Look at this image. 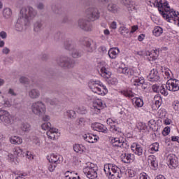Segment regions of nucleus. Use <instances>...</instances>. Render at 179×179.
Wrapping results in <instances>:
<instances>
[{
  "label": "nucleus",
  "mask_w": 179,
  "mask_h": 179,
  "mask_svg": "<svg viewBox=\"0 0 179 179\" xmlns=\"http://www.w3.org/2000/svg\"><path fill=\"white\" fill-rule=\"evenodd\" d=\"M37 16V10L31 6L22 8L20 13V17L16 24V27H19V31L23 29V26H26L29 20L34 19Z\"/></svg>",
  "instance_id": "1"
},
{
  "label": "nucleus",
  "mask_w": 179,
  "mask_h": 179,
  "mask_svg": "<svg viewBox=\"0 0 179 179\" xmlns=\"http://www.w3.org/2000/svg\"><path fill=\"white\" fill-rule=\"evenodd\" d=\"M156 6L158 8L159 12H162V8H164L166 13H164V17H166V20L169 23H174L176 24L177 23V25L179 27V13L178 12H176L173 10H170V6H169V3L167 1L162 3V2H157Z\"/></svg>",
  "instance_id": "2"
},
{
  "label": "nucleus",
  "mask_w": 179,
  "mask_h": 179,
  "mask_svg": "<svg viewBox=\"0 0 179 179\" xmlns=\"http://www.w3.org/2000/svg\"><path fill=\"white\" fill-rule=\"evenodd\" d=\"M89 87L94 93H96V94H107L108 93L107 87L99 80H91L89 82Z\"/></svg>",
  "instance_id": "3"
},
{
  "label": "nucleus",
  "mask_w": 179,
  "mask_h": 179,
  "mask_svg": "<svg viewBox=\"0 0 179 179\" xmlns=\"http://www.w3.org/2000/svg\"><path fill=\"white\" fill-rule=\"evenodd\" d=\"M106 174L109 176L110 179H120L121 178V170L116 165L106 164L104 166L103 169Z\"/></svg>",
  "instance_id": "4"
},
{
  "label": "nucleus",
  "mask_w": 179,
  "mask_h": 179,
  "mask_svg": "<svg viewBox=\"0 0 179 179\" xmlns=\"http://www.w3.org/2000/svg\"><path fill=\"white\" fill-rule=\"evenodd\" d=\"M31 110L34 115L41 117L43 114H45L47 108L43 101H37L31 104Z\"/></svg>",
  "instance_id": "5"
},
{
  "label": "nucleus",
  "mask_w": 179,
  "mask_h": 179,
  "mask_svg": "<svg viewBox=\"0 0 179 179\" xmlns=\"http://www.w3.org/2000/svg\"><path fill=\"white\" fill-rule=\"evenodd\" d=\"M56 62L59 66L64 68V69H71L75 66V61H73L71 57L62 56L57 59Z\"/></svg>",
  "instance_id": "6"
},
{
  "label": "nucleus",
  "mask_w": 179,
  "mask_h": 179,
  "mask_svg": "<svg viewBox=\"0 0 179 179\" xmlns=\"http://www.w3.org/2000/svg\"><path fill=\"white\" fill-rule=\"evenodd\" d=\"M80 42L82 45L85 47L87 52H93V51L97 48L96 42L89 40L87 38H82Z\"/></svg>",
  "instance_id": "7"
},
{
  "label": "nucleus",
  "mask_w": 179,
  "mask_h": 179,
  "mask_svg": "<svg viewBox=\"0 0 179 179\" xmlns=\"http://www.w3.org/2000/svg\"><path fill=\"white\" fill-rule=\"evenodd\" d=\"M83 173L89 179H96L97 177V167L94 165H90L83 169Z\"/></svg>",
  "instance_id": "8"
},
{
  "label": "nucleus",
  "mask_w": 179,
  "mask_h": 179,
  "mask_svg": "<svg viewBox=\"0 0 179 179\" xmlns=\"http://www.w3.org/2000/svg\"><path fill=\"white\" fill-rule=\"evenodd\" d=\"M87 17L89 20L92 22H94V20H97L99 17H100V12L96 8H89L86 10Z\"/></svg>",
  "instance_id": "9"
},
{
  "label": "nucleus",
  "mask_w": 179,
  "mask_h": 179,
  "mask_svg": "<svg viewBox=\"0 0 179 179\" xmlns=\"http://www.w3.org/2000/svg\"><path fill=\"white\" fill-rule=\"evenodd\" d=\"M12 116L7 110L0 108V121L4 123V125L8 126L12 124Z\"/></svg>",
  "instance_id": "10"
},
{
  "label": "nucleus",
  "mask_w": 179,
  "mask_h": 179,
  "mask_svg": "<svg viewBox=\"0 0 179 179\" xmlns=\"http://www.w3.org/2000/svg\"><path fill=\"white\" fill-rule=\"evenodd\" d=\"M166 88L169 92H178L179 90V80L176 79H169L166 84Z\"/></svg>",
  "instance_id": "11"
},
{
  "label": "nucleus",
  "mask_w": 179,
  "mask_h": 179,
  "mask_svg": "<svg viewBox=\"0 0 179 179\" xmlns=\"http://www.w3.org/2000/svg\"><path fill=\"white\" fill-rule=\"evenodd\" d=\"M78 24L80 27V29H82L84 31H92V30H93V25H92V23L85 19L78 20Z\"/></svg>",
  "instance_id": "12"
},
{
  "label": "nucleus",
  "mask_w": 179,
  "mask_h": 179,
  "mask_svg": "<svg viewBox=\"0 0 179 179\" xmlns=\"http://www.w3.org/2000/svg\"><path fill=\"white\" fill-rule=\"evenodd\" d=\"M169 166L170 169H177L178 167V158L176 155L170 154L167 157Z\"/></svg>",
  "instance_id": "13"
},
{
  "label": "nucleus",
  "mask_w": 179,
  "mask_h": 179,
  "mask_svg": "<svg viewBox=\"0 0 179 179\" xmlns=\"http://www.w3.org/2000/svg\"><path fill=\"white\" fill-rule=\"evenodd\" d=\"M147 78L150 82H159L160 80V76L156 69L151 70Z\"/></svg>",
  "instance_id": "14"
},
{
  "label": "nucleus",
  "mask_w": 179,
  "mask_h": 179,
  "mask_svg": "<svg viewBox=\"0 0 179 179\" xmlns=\"http://www.w3.org/2000/svg\"><path fill=\"white\" fill-rule=\"evenodd\" d=\"M103 108L104 107L103 106V101H101V99H97L93 102L92 109L95 111L96 114H99L100 110H103Z\"/></svg>",
  "instance_id": "15"
},
{
  "label": "nucleus",
  "mask_w": 179,
  "mask_h": 179,
  "mask_svg": "<svg viewBox=\"0 0 179 179\" xmlns=\"http://www.w3.org/2000/svg\"><path fill=\"white\" fill-rule=\"evenodd\" d=\"M28 96L31 100H37L41 96L40 90L36 88L31 89L28 91Z\"/></svg>",
  "instance_id": "16"
},
{
  "label": "nucleus",
  "mask_w": 179,
  "mask_h": 179,
  "mask_svg": "<svg viewBox=\"0 0 179 179\" xmlns=\"http://www.w3.org/2000/svg\"><path fill=\"white\" fill-rule=\"evenodd\" d=\"M131 149L137 156H142V155H143V148L141 145L136 143H133L131 146Z\"/></svg>",
  "instance_id": "17"
},
{
  "label": "nucleus",
  "mask_w": 179,
  "mask_h": 179,
  "mask_svg": "<svg viewBox=\"0 0 179 179\" xmlns=\"http://www.w3.org/2000/svg\"><path fill=\"white\" fill-rule=\"evenodd\" d=\"M48 160L50 163L59 164L61 162H62V157L58 154H52L50 155V158L48 157Z\"/></svg>",
  "instance_id": "18"
},
{
  "label": "nucleus",
  "mask_w": 179,
  "mask_h": 179,
  "mask_svg": "<svg viewBox=\"0 0 179 179\" xmlns=\"http://www.w3.org/2000/svg\"><path fill=\"white\" fill-rule=\"evenodd\" d=\"M92 127L94 131H97L98 132H102L103 134H107V127L102 124L101 123H95L92 124Z\"/></svg>",
  "instance_id": "19"
},
{
  "label": "nucleus",
  "mask_w": 179,
  "mask_h": 179,
  "mask_svg": "<svg viewBox=\"0 0 179 179\" xmlns=\"http://www.w3.org/2000/svg\"><path fill=\"white\" fill-rule=\"evenodd\" d=\"M161 71L164 79H173V73L169 68L161 66Z\"/></svg>",
  "instance_id": "20"
},
{
  "label": "nucleus",
  "mask_w": 179,
  "mask_h": 179,
  "mask_svg": "<svg viewBox=\"0 0 179 179\" xmlns=\"http://www.w3.org/2000/svg\"><path fill=\"white\" fill-rule=\"evenodd\" d=\"M108 12L110 13H118L120 12V7L114 3H109L106 7Z\"/></svg>",
  "instance_id": "21"
},
{
  "label": "nucleus",
  "mask_w": 179,
  "mask_h": 179,
  "mask_svg": "<svg viewBox=\"0 0 179 179\" xmlns=\"http://www.w3.org/2000/svg\"><path fill=\"white\" fill-rule=\"evenodd\" d=\"M135 157V155H134V154H127L124 153V155H122L121 156V159H122V162H123V163H131V162H134V159Z\"/></svg>",
  "instance_id": "22"
},
{
  "label": "nucleus",
  "mask_w": 179,
  "mask_h": 179,
  "mask_svg": "<svg viewBox=\"0 0 179 179\" xmlns=\"http://www.w3.org/2000/svg\"><path fill=\"white\" fill-rule=\"evenodd\" d=\"M118 54H120V49L118 48H111L108 52L109 58L111 59H115Z\"/></svg>",
  "instance_id": "23"
},
{
  "label": "nucleus",
  "mask_w": 179,
  "mask_h": 179,
  "mask_svg": "<svg viewBox=\"0 0 179 179\" xmlns=\"http://www.w3.org/2000/svg\"><path fill=\"white\" fill-rule=\"evenodd\" d=\"M83 138L89 143H96V142H97V139L99 138V137H96L93 134H85Z\"/></svg>",
  "instance_id": "24"
},
{
  "label": "nucleus",
  "mask_w": 179,
  "mask_h": 179,
  "mask_svg": "<svg viewBox=\"0 0 179 179\" xmlns=\"http://www.w3.org/2000/svg\"><path fill=\"white\" fill-rule=\"evenodd\" d=\"M120 73H124V75H129V76H134V71L132 69H128V67H120L118 69Z\"/></svg>",
  "instance_id": "25"
},
{
  "label": "nucleus",
  "mask_w": 179,
  "mask_h": 179,
  "mask_svg": "<svg viewBox=\"0 0 179 179\" xmlns=\"http://www.w3.org/2000/svg\"><path fill=\"white\" fill-rule=\"evenodd\" d=\"M10 142L13 145H22L23 139L17 136H14L10 138Z\"/></svg>",
  "instance_id": "26"
},
{
  "label": "nucleus",
  "mask_w": 179,
  "mask_h": 179,
  "mask_svg": "<svg viewBox=\"0 0 179 179\" xmlns=\"http://www.w3.org/2000/svg\"><path fill=\"white\" fill-rule=\"evenodd\" d=\"M119 31L121 36H123V37H125L126 38H128V37H129L130 31L126 27L121 26L119 28Z\"/></svg>",
  "instance_id": "27"
},
{
  "label": "nucleus",
  "mask_w": 179,
  "mask_h": 179,
  "mask_svg": "<svg viewBox=\"0 0 179 179\" xmlns=\"http://www.w3.org/2000/svg\"><path fill=\"white\" fill-rule=\"evenodd\" d=\"M13 153L15 157H24V152L19 147L13 148Z\"/></svg>",
  "instance_id": "28"
},
{
  "label": "nucleus",
  "mask_w": 179,
  "mask_h": 179,
  "mask_svg": "<svg viewBox=\"0 0 179 179\" xmlns=\"http://www.w3.org/2000/svg\"><path fill=\"white\" fill-rule=\"evenodd\" d=\"M101 76L105 79H110L111 78V72H110L106 67L101 69Z\"/></svg>",
  "instance_id": "29"
},
{
  "label": "nucleus",
  "mask_w": 179,
  "mask_h": 179,
  "mask_svg": "<svg viewBox=\"0 0 179 179\" xmlns=\"http://www.w3.org/2000/svg\"><path fill=\"white\" fill-rule=\"evenodd\" d=\"M148 163L150 164L152 167L156 169L157 167V162L156 161V157L155 155H150L148 158Z\"/></svg>",
  "instance_id": "30"
},
{
  "label": "nucleus",
  "mask_w": 179,
  "mask_h": 179,
  "mask_svg": "<svg viewBox=\"0 0 179 179\" xmlns=\"http://www.w3.org/2000/svg\"><path fill=\"white\" fill-rule=\"evenodd\" d=\"M132 103L134 107L141 108L143 107V99L141 98H134L132 99Z\"/></svg>",
  "instance_id": "31"
},
{
  "label": "nucleus",
  "mask_w": 179,
  "mask_h": 179,
  "mask_svg": "<svg viewBox=\"0 0 179 179\" xmlns=\"http://www.w3.org/2000/svg\"><path fill=\"white\" fill-rule=\"evenodd\" d=\"M76 47V45L72 41H67L64 43V48L68 51H72Z\"/></svg>",
  "instance_id": "32"
},
{
  "label": "nucleus",
  "mask_w": 179,
  "mask_h": 179,
  "mask_svg": "<svg viewBox=\"0 0 179 179\" xmlns=\"http://www.w3.org/2000/svg\"><path fill=\"white\" fill-rule=\"evenodd\" d=\"M73 150L76 153L82 154L83 153V152H85V150H86V148H85V146H83V145L75 144L73 145Z\"/></svg>",
  "instance_id": "33"
},
{
  "label": "nucleus",
  "mask_w": 179,
  "mask_h": 179,
  "mask_svg": "<svg viewBox=\"0 0 179 179\" xmlns=\"http://www.w3.org/2000/svg\"><path fill=\"white\" fill-rule=\"evenodd\" d=\"M55 134H58V129H50L47 131V136L49 139H55Z\"/></svg>",
  "instance_id": "34"
},
{
  "label": "nucleus",
  "mask_w": 179,
  "mask_h": 179,
  "mask_svg": "<svg viewBox=\"0 0 179 179\" xmlns=\"http://www.w3.org/2000/svg\"><path fill=\"white\" fill-rule=\"evenodd\" d=\"M122 143V139L120 138H113L111 140L112 145L114 146V148H120L121 143Z\"/></svg>",
  "instance_id": "35"
},
{
  "label": "nucleus",
  "mask_w": 179,
  "mask_h": 179,
  "mask_svg": "<svg viewBox=\"0 0 179 179\" xmlns=\"http://www.w3.org/2000/svg\"><path fill=\"white\" fill-rule=\"evenodd\" d=\"M20 129H21L22 132H30V131H31V125L28 123H24L20 126Z\"/></svg>",
  "instance_id": "36"
},
{
  "label": "nucleus",
  "mask_w": 179,
  "mask_h": 179,
  "mask_svg": "<svg viewBox=\"0 0 179 179\" xmlns=\"http://www.w3.org/2000/svg\"><path fill=\"white\" fill-rule=\"evenodd\" d=\"M152 33L156 37H159V36L163 34V28L160 27H155L152 31Z\"/></svg>",
  "instance_id": "37"
},
{
  "label": "nucleus",
  "mask_w": 179,
  "mask_h": 179,
  "mask_svg": "<svg viewBox=\"0 0 179 179\" xmlns=\"http://www.w3.org/2000/svg\"><path fill=\"white\" fill-rule=\"evenodd\" d=\"M3 16L6 19H9L12 16V10L9 8H4L3 10Z\"/></svg>",
  "instance_id": "38"
},
{
  "label": "nucleus",
  "mask_w": 179,
  "mask_h": 179,
  "mask_svg": "<svg viewBox=\"0 0 179 179\" xmlns=\"http://www.w3.org/2000/svg\"><path fill=\"white\" fill-rule=\"evenodd\" d=\"M42 29H43V24L41 23V22H36L34 23V31H36V33H38L39 31H41Z\"/></svg>",
  "instance_id": "39"
},
{
  "label": "nucleus",
  "mask_w": 179,
  "mask_h": 179,
  "mask_svg": "<svg viewBox=\"0 0 179 179\" xmlns=\"http://www.w3.org/2000/svg\"><path fill=\"white\" fill-rule=\"evenodd\" d=\"M71 56L73 58H80V57H82V52L74 48L73 50H71Z\"/></svg>",
  "instance_id": "40"
},
{
  "label": "nucleus",
  "mask_w": 179,
  "mask_h": 179,
  "mask_svg": "<svg viewBox=\"0 0 179 179\" xmlns=\"http://www.w3.org/2000/svg\"><path fill=\"white\" fill-rule=\"evenodd\" d=\"M110 132L113 134H121V129L115 126V124H111L109 128Z\"/></svg>",
  "instance_id": "41"
},
{
  "label": "nucleus",
  "mask_w": 179,
  "mask_h": 179,
  "mask_svg": "<svg viewBox=\"0 0 179 179\" xmlns=\"http://www.w3.org/2000/svg\"><path fill=\"white\" fill-rule=\"evenodd\" d=\"M134 86H141L145 83V80L143 78H136L134 80Z\"/></svg>",
  "instance_id": "42"
},
{
  "label": "nucleus",
  "mask_w": 179,
  "mask_h": 179,
  "mask_svg": "<svg viewBox=\"0 0 179 179\" xmlns=\"http://www.w3.org/2000/svg\"><path fill=\"white\" fill-rule=\"evenodd\" d=\"M41 128L43 131H50V129H54V127H51L50 122H46L41 124Z\"/></svg>",
  "instance_id": "43"
},
{
  "label": "nucleus",
  "mask_w": 179,
  "mask_h": 179,
  "mask_svg": "<svg viewBox=\"0 0 179 179\" xmlns=\"http://www.w3.org/2000/svg\"><path fill=\"white\" fill-rule=\"evenodd\" d=\"M120 148L122 150L126 151L127 149H129V145H128V142L125 140H122V143L120 144Z\"/></svg>",
  "instance_id": "44"
},
{
  "label": "nucleus",
  "mask_w": 179,
  "mask_h": 179,
  "mask_svg": "<svg viewBox=\"0 0 179 179\" xmlns=\"http://www.w3.org/2000/svg\"><path fill=\"white\" fill-rule=\"evenodd\" d=\"M67 117L69 118H76V112L73 110H69L66 112Z\"/></svg>",
  "instance_id": "45"
},
{
  "label": "nucleus",
  "mask_w": 179,
  "mask_h": 179,
  "mask_svg": "<svg viewBox=\"0 0 179 179\" xmlns=\"http://www.w3.org/2000/svg\"><path fill=\"white\" fill-rule=\"evenodd\" d=\"M124 96L126 97H129V99H132V97H135V93H134L132 91H124L123 92Z\"/></svg>",
  "instance_id": "46"
},
{
  "label": "nucleus",
  "mask_w": 179,
  "mask_h": 179,
  "mask_svg": "<svg viewBox=\"0 0 179 179\" xmlns=\"http://www.w3.org/2000/svg\"><path fill=\"white\" fill-rule=\"evenodd\" d=\"M75 174V173L73 172H71L69 171H67L65 173V178L66 179H75L76 178V177H74L73 175Z\"/></svg>",
  "instance_id": "47"
},
{
  "label": "nucleus",
  "mask_w": 179,
  "mask_h": 179,
  "mask_svg": "<svg viewBox=\"0 0 179 179\" xmlns=\"http://www.w3.org/2000/svg\"><path fill=\"white\" fill-rule=\"evenodd\" d=\"M52 9L56 15H61V13H62V9L57 6H53Z\"/></svg>",
  "instance_id": "48"
},
{
  "label": "nucleus",
  "mask_w": 179,
  "mask_h": 179,
  "mask_svg": "<svg viewBox=\"0 0 179 179\" xmlns=\"http://www.w3.org/2000/svg\"><path fill=\"white\" fill-rule=\"evenodd\" d=\"M150 150H154V152H159V144L158 143H154L150 145Z\"/></svg>",
  "instance_id": "49"
},
{
  "label": "nucleus",
  "mask_w": 179,
  "mask_h": 179,
  "mask_svg": "<svg viewBox=\"0 0 179 179\" xmlns=\"http://www.w3.org/2000/svg\"><path fill=\"white\" fill-rule=\"evenodd\" d=\"M29 82H30L29 78L24 76L20 77V83H23L24 85H29Z\"/></svg>",
  "instance_id": "50"
},
{
  "label": "nucleus",
  "mask_w": 179,
  "mask_h": 179,
  "mask_svg": "<svg viewBox=\"0 0 179 179\" xmlns=\"http://www.w3.org/2000/svg\"><path fill=\"white\" fill-rule=\"evenodd\" d=\"M159 92L163 96H169V92L166 91V88H164V86H161L159 89Z\"/></svg>",
  "instance_id": "51"
},
{
  "label": "nucleus",
  "mask_w": 179,
  "mask_h": 179,
  "mask_svg": "<svg viewBox=\"0 0 179 179\" xmlns=\"http://www.w3.org/2000/svg\"><path fill=\"white\" fill-rule=\"evenodd\" d=\"M172 106L176 111L179 110V101H173Z\"/></svg>",
  "instance_id": "52"
},
{
  "label": "nucleus",
  "mask_w": 179,
  "mask_h": 179,
  "mask_svg": "<svg viewBox=\"0 0 179 179\" xmlns=\"http://www.w3.org/2000/svg\"><path fill=\"white\" fill-rule=\"evenodd\" d=\"M77 111L79 114H86L87 113V110L83 106L79 107Z\"/></svg>",
  "instance_id": "53"
},
{
  "label": "nucleus",
  "mask_w": 179,
  "mask_h": 179,
  "mask_svg": "<svg viewBox=\"0 0 179 179\" xmlns=\"http://www.w3.org/2000/svg\"><path fill=\"white\" fill-rule=\"evenodd\" d=\"M152 90L155 93H159L160 92V86H159L157 85H153Z\"/></svg>",
  "instance_id": "54"
},
{
  "label": "nucleus",
  "mask_w": 179,
  "mask_h": 179,
  "mask_svg": "<svg viewBox=\"0 0 179 179\" xmlns=\"http://www.w3.org/2000/svg\"><path fill=\"white\" fill-rule=\"evenodd\" d=\"M169 134H170V127H166L162 131V134L164 135V136H167Z\"/></svg>",
  "instance_id": "55"
},
{
  "label": "nucleus",
  "mask_w": 179,
  "mask_h": 179,
  "mask_svg": "<svg viewBox=\"0 0 179 179\" xmlns=\"http://www.w3.org/2000/svg\"><path fill=\"white\" fill-rule=\"evenodd\" d=\"M138 129L140 131H146V124H145V123H140L138 124Z\"/></svg>",
  "instance_id": "56"
},
{
  "label": "nucleus",
  "mask_w": 179,
  "mask_h": 179,
  "mask_svg": "<svg viewBox=\"0 0 179 179\" xmlns=\"http://www.w3.org/2000/svg\"><path fill=\"white\" fill-rule=\"evenodd\" d=\"M150 58H152V59H156L158 57L157 53H156L155 50H152L150 54H149Z\"/></svg>",
  "instance_id": "57"
},
{
  "label": "nucleus",
  "mask_w": 179,
  "mask_h": 179,
  "mask_svg": "<svg viewBox=\"0 0 179 179\" xmlns=\"http://www.w3.org/2000/svg\"><path fill=\"white\" fill-rule=\"evenodd\" d=\"M27 157V159H29V160H31L33 159V155H31V152L27 151L26 152H24V157Z\"/></svg>",
  "instance_id": "58"
},
{
  "label": "nucleus",
  "mask_w": 179,
  "mask_h": 179,
  "mask_svg": "<svg viewBox=\"0 0 179 179\" xmlns=\"http://www.w3.org/2000/svg\"><path fill=\"white\" fill-rule=\"evenodd\" d=\"M8 94H10L11 96H13L14 97H16V96H17L16 92H15V90H13V89H12V88H10L8 90Z\"/></svg>",
  "instance_id": "59"
},
{
  "label": "nucleus",
  "mask_w": 179,
  "mask_h": 179,
  "mask_svg": "<svg viewBox=\"0 0 179 179\" xmlns=\"http://www.w3.org/2000/svg\"><path fill=\"white\" fill-rule=\"evenodd\" d=\"M55 167H57L56 164H51L49 166V171H50V173H52V171H54V170H55Z\"/></svg>",
  "instance_id": "60"
},
{
  "label": "nucleus",
  "mask_w": 179,
  "mask_h": 179,
  "mask_svg": "<svg viewBox=\"0 0 179 179\" xmlns=\"http://www.w3.org/2000/svg\"><path fill=\"white\" fill-rule=\"evenodd\" d=\"M33 141H34V143H35V145H36L37 146H40V138L34 136L33 138Z\"/></svg>",
  "instance_id": "61"
},
{
  "label": "nucleus",
  "mask_w": 179,
  "mask_h": 179,
  "mask_svg": "<svg viewBox=\"0 0 179 179\" xmlns=\"http://www.w3.org/2000/svg\"><path fill=\"white\" fill-rule=\"evenodd\" d=\"M108 125H110V127H111V125H114V124H115V121L113 120V119L111 118H108L106 121Z\"/></svg>",
  "instance_id": "62"
},
{
  "label": "nucleus",
  "mask_w": 179,
  "mask_h": 179,
  "mask_svg": "<svg viewBox=\"0 0 179 179\" xmlns=\"http://www.w3.org/2000/svg\"><path fill=\"white\" fill-rule=\"evenodd\" d=\"M36 8L39 10H43V9H44V3H38V4H36Z\"/></svg>",
  "instance_id": "63"
},
{
  "label": "nucleus",
  "mask_w": 179,
  "mask_h": 179,
  "mask_svg": "<svg viewBox=\"0 0 179 179\" xmlns=\"http://www.w3.org/2000/svg\"><path fill=\"white\" fill-rule=\"evenodd\" d=\"M78 125H82L83 124H85V119L83 117H80L76 121Z\"/></svg>",
  "instance_id": "64"
}]
</instances>
